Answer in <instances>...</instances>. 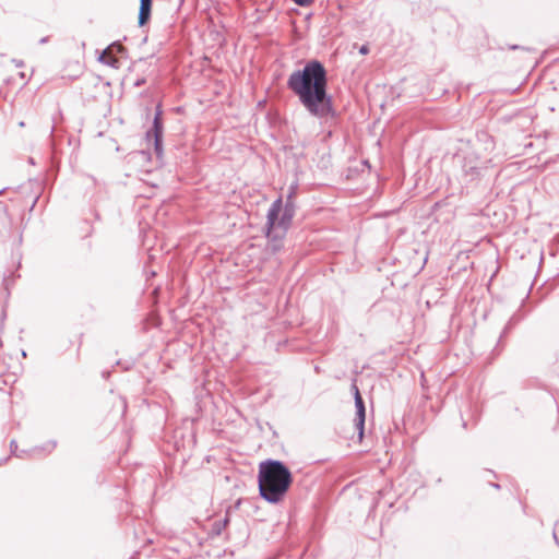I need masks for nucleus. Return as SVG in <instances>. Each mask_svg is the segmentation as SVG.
Segmentation results:
<instances>
[{"mask_svg": "<svg viewBox=\"0 0 559 559\" xmlns=\"http://www.w3.org/2000/svg\"><path fill=\"white\" fill-rule=\"evenodd\" d=\"M287 86L312 116L323 118L332 111V98L326 92V71L321 62L312 60L302 70L294 71Z\"/></svg>", "mask_w": 559, "mask_h": 559, "instance_id": "obj_1", "label": "nucleus"}, {"mask_svg": "<svg viewBox=\"0 0 559 559\" xmlns=\"http://www.w3.org/2000/svg\"><path fill=\"white\" fill-rule=\"evenodd\" d=\"M293 481L290 471L281 461L267 460L259 465L258 483L261 497L271 503L280 502Z\"/></svg>", "mask_w": 559, "mask_h": 559, "instance_id": "obj_2", "label": "nucleus"}, {"mask_svg": "<svg viewBox=\"0 0 559 559\" xmlns=\"http://www.w3.org/2000/svg\"><path fill=\"white\" fill-rule=\"evenodd\" d=\"M294 214V205L289 202L283 205L281 198L275 200L269 209L266 216V237L274 251L281 248L282 239L292 225Z\"/></svg>", "mask_w": 559, "mask_h": 559, "instance_id": "obj_3", "label": "nucleus"}, {"mask_svg": "<svg viewBox=\"0 0 559 559\" xmlns=\"http://www.w3.org/2000/svg\"><path fill=\"white\" fill-rule=\"evenodd\" d=\"M355 397V407H356V417L354 419L355 427L358 430V436L361 439L364 436V427H365V405L362 397L359 393V390L356 384L352 385Z\"/></svg>", "mask_w": 559, "mask_h": 559, "instance_id": "obj_4", "label": "nucleus"}, {"mask_svg": "<svg viewBox=\"0 0 559 559\" xmlns=\"http://www.w3.org/2000/svg\"><path fill=\"white\" fill-rule=\"evenodd\" d=\"M159 112L156 114L153 122V129L147 132V138L154 136L155 151L157 154L162 152V133L163 126L159 118Z\"/></svg>", "mask_w": 559, "mask_h": 559, "instance_id": "obj_5", "label": "nucleus"}, {"mask_svg": "<svg viewBox=\"0 0 559 559\" xmlns=\"http://www.w3.org/2000/svg\"><path fill=\"white\" fill-rule=\"evenodd\" d=\"M98 61L114 69L120 68V61L115 53H112V48H106L98 57Z\"/></svg>", "mask_w": 559, "mask_h": 559, "instance_id": "obj_6", "label": "nucleus"}, {"mask_svg": "<svg viewBox=\"0 0 559 559\" xmlns=\"http://www.w3.org/2000/svg\"><path fill=\"white\" fill-rule=\"evenodd\" d=\"M152 0H140L139 24L144 25L150 19Z\"/></svg>", "mask_w": 559, "mask_h": 559, "instance_id": "obj_7", "label": "nucleus"}, {"mask_svg": "<svg viewBox=\"0 0 559 559\" xmlns=\"http://www.w3.org/2000/svg\"><path fill=\"white\" fill-rule=\"evenodd\" d=\"M227 524H228V518H225L223 521L214 522L213 527H212L213 534L219 535L225 530Z\"/></svg>", "mask_w": 559, "mask_h": 559, "instance_id": "obj_8", "label": "nucleus"}, {"mask_svg": "<svg viewBox=\"0 0 559 559\" xmlns=\"http://www.w3.org/2000/svg\"><path fill=\"white\" fill-rule=\"evenodd\" d=\"M10 450H11V454L16 457H23V454L26 453L25 451L17 452V443L15 440H12L10 442Z\"/></svg>", "mask_w": 559, "mask_h": 559, "instance_id": "obj_9", "label": "nucleus"}, {"mask_svg": "<svg viewBox=\"0 0 559 559\" xmlns=\"http://www.w3.org/2000/svg\"><path fill=\"white\" fill-rule=\"evenodd\" d=\"M108 48H112V53H122L124 51V48L118 44V43H114L111 44Z\"/></svg>", "mask_w": 559, "mask_h": 559, "instance_id": "obj_10", "label": "nucleus"}, {"mask_svg": "<svg viewBox=\"0 0 559 559\" xmlns=\"http://www.w3.org/2000/svg\"><path fill=\"white\" fill-rule=\"evenodd\" d=\"M296 4L300 7H306L312 3L313 0H293Z\"/></svg>", "mask_w": 559, "mask_h": 559, "instance_id": "obj_11", "label": "nucleus"}, {"mask_svg": "<svg viewBox=\"0 0 559 559\" xmlns=\"http://www.w3.org/2000/svg\"><path fill=\"white\" fill-rule=\"evenodd\" d=\"M368 51H369V49H368V47L366 45L361 46L360 49H359V52L361 55H366V53H368Z\"/></svg>", "mask_w": 559, "mask_h": 559, "instance_id": "obj_12", "label": "nucleus"}, {"mask_svg": "<svg viewBox=\"0 0 559 559\" xmlns=\"http://www.w3.org/2000/svg\"><path fill=\"white\" fill-rule=\"evenodd\" d=\"M465 168H466V171H471V173H474V171H476L478 169L475 166H467V165H465Z\"/></svg>", "mask_w": 559, "mask_h": 559, "instance_id": "obj_13", "label": "nucleus"}, {"mask_svg": "<svg viewBox=\"0 0 559 559\" xmlns=\"http://www.w3.org/2000/svg\"><path fill=\"white\" fill-rule=\"evenodd\" d=\"M554 538H555L557 545H559V538L557 536V531L554 532Z\"/></svg>", "mask_w": 559, "mask_h": 559, "instance_id": "obj_14", "label": "nucleus"}, {"mask_svg": "<svg viewBox=\"0 0 559 559\" xmlns=\"http://www.w3.org/2000/svg\"><path fill=\"white\" fill-rule=\"evenodd\" d=\"M47 41V37H44L39 40L40 44H45Z\"/></svg>", "mask_w": 559, "mask_h": 559, "instance_id": "obj_15", "label": "nucleus"}, {"mask_svg": "<svg viewBox=\"0 0 559 559\" xmlns=\"http://www.w3.org/2000/svg\"><path fill=\"white\" fill-rule=\"evenodd\" d=\"M559 527V523L557 524V528Z\"/></svg>", "mask_w": 559, "mask_h": 559, "instance_id": "obj_16", "label": "nucleus"}, {"mask_svg": "<svg viewBox=\"0 0 559 559\" xmlns=\"http://www.w3.org/2000/svg\"><path fill=\"white\" fill-rule=\"evenodd\" d=\"M1 192H2V191L0 190V193H1Z\"/></svg>", "mask_w": 559, "mask_h": 559, "instance_id": "obj_17", "label": "nucleus"}]
</instances>
